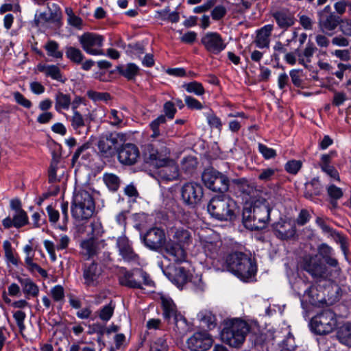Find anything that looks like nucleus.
Returning a JSON list of instances; mask_svg holds the SVG:
<instances>
[{
  "label": "nucleus",
  "instance_id": "obj_56",
  "mask_svg": "<svg viewBox=\"0 0 351 351\" xmlns=\"http://www.w3.org/2000/svg\"><path fill=\"white\" fill-rule=\"evenodd\" d=\"M109 118L112 119L110 124L114 126H120L122 123L124 116L122 112L112 109L110 110Z\"/></svg>",
  "mask_w": 351,
  "mask_h": 351
},
{
  "label": "nucleus",
  "instance_id": "obj_50",
  "mask_svg": "<svg viewBox=\"0 0 351 351\" xmlns=\"http://www.w3.org/2000/svg\"><path fill=\"white\" fill-rule=\"evenodd\" d=\"M197 165V161L196 158L193 156L184 158L182 161V168L186 172L191 173L196 168Z\"/></svg>",
  "mask_w": 351,
  "mask_h": 351
},
{
  "label": "nucleus",
  "instance_id": "obj_59",
  "mask_svg": "<svg viewBox=\"0 0 351 351\" xmlns=\"http://www.w3.org/2000/svg\"><path fill=\"white\" fill-rule=\"evenodd\" d=\"M235 10L239 13H243L252 6V3L247 0H235Z\"/></svg>",
  "mask_w": 351,
  "mask_h": 351
},
{
  "label": "nucleus",
  "instance_id": "obj_25",
  "mask_svg": "<svg viewBox=\"0 0 351 351\" xmlns=\"http://www.w3.org/2000/svg\"><path fill=\"white\" fill-rule=\"evenodd\" d=\"M117 247L119 255L127 262L136 263L138 261V256L133 250L131 242L125 235L118 237Z\"/></svg>",
  "mask_w": 351,
  "mask_h": 351
},
{
  "label": "nucleus",
  "instance_id": "obj_9",
  "mask_svg": "<svg viewBox=\"0 0 351 351\" xmlns=\"http://www.w3.org/2000/svg\"><path fill=\"white\" fill-rule=\"evenodd\" d=\"M202 180L208 189L215 192L226 193L230 187L229 178L213 168L205 169L202 173Z\"/></svg>",
  "mask_w": 351,
  "mask_h": 351
},
{
  "label": "nucleus",
  "instance_id": "obj_58",
  "mask_svg": "<svg viewBox=\"0 0 351 351\" xmlns=\"http://www.w3.org/2000/svg\"><path fill=\"white\" fill-rule=\"evenodd\" d=\"M276 169L273 168H267L263 169L259 173L258 178L260 180L267 182L271 180L275 176Z\"/></svg>",
  "mask_w": 351,
  "mask_h": 351
},
{
  "label": "nucleus",
  "instance_id": "obj_4",
  "mask_svg": "<svg viewBox=\"0 0 351 351\" xmlns=\"http://www.w3.org/2000/svg\"><path fill=\"white\" fill-rule=\"evenodd\" d=\"M71 214L79 221L90 219L95 209V204L91 193L86 189H75L71 202Z\"/></svg>",
  "mask_w": 351,
  "mask_h": 351
},
{
  "label": "nucleus",
  "instance_id": "obj_38",
  "mask_svg": "<svg viewBox=\"0 0 351 351\" xmlns=\"http://www.w3.org/2000/svg\"><path fill=\"white\" fill-rule=\"evenodd\" d=\"M103 180L109 190L112 191H117L120 186L121 180L115 174L105 173Z\"/></svg>",
  "mask_w": 351,
  "mask_h": 351
},
{
  "label": "nucleus",
  "instance_id": "obj_14",
  "mask_svg": "<svg viewBox=\"0 0 351 351\" xmlns=\"http://www.w3.org/2000/svg\"><path fill=\"white\" fill-rule=\"evenodd\" d=\"M203 188L196 182H187L181 188V196L183 202L189 206L197 204L203 197Z\"/></svg>",
  "mask_w": 351,
  "mask_h": 351
},
{
  "label": "nucleus",
  "instance_id": "obj_48",
  "mask_svg": "<svg viewBox=\"0 0 351 351\" xmlns=\"http://www.w3.org/2000/svg\"><path fill=\"white\" fill-rule=\"evenodd\" d=\"M166 122V117L164 115H160L153 121L151 122L149 126L153 133L151 135L153 138H156L160 135L159 126Z\"/></svg>",
  "mask_w": 351,
  "mask_h": 351
},
{
  "label": "nucleus",
  "instance_id": "obj_21",
  "mask_svg": "<svg viewBox=\"0 0 351 351\" xmlns=\"http://www.w3.org/2000/svg\"><path fill=\"white\" fill-rule=\"evenodd\" d=\"M157 167L160 168L158 174L161 180L173 181L178 178V166L173 160L165 158L162 160H160L159 163L157 162Z\"/></svg>",
  "mask_w": 351,
  "mask_h": 351
},
{
  "label": "nucleus",
  "instance_id": "obj_2",
  "mask_svg": "<svg viewBox=\"0 0 351 351\" xmlns=\"http://www.w3.org/2000/svg\"><path fill=\"white\" fill-rule=\"evenodd\" d=\"M271 209L265 202H256L252 206L245 207L243 210V223L251 230L265 228L269 219Z\"/></svg>",
  "mask_w": 351,
  "mask_h": 351
},
{
  "label": "nucleus",
  "instance_id": "obj_29",
  "mask_svg": "<svg viewBox=\"0 0 351 351\" xmlns=\"http://www.w3.org/2000/svg\"><path fill=\"white\" fill-rule=\"evenodd\" d=\"M17 280L21 284L23 292L27 298L38 296L39 293V287L32 281V280L28 278H23L19 276L17 277Z\"/></svg>",
  "mask_w": 351,
  "mask_h": 351
},
{
  "label": "nucleus",
  "instance_id": "obj_23",
  "mask_svg": "<svg viewBox=\"0 0 351 351\" xmlns=\"http://www.w3.org/2000/svg\"><path fill=\"white\" fill-rule=\"evenodd\" d=\"M101 273V267L97 263L93 261L90 264H84L83 266L84 285L87 287L97 286Z\"/></svg>",
  "mask_w": 351,
  "mask_h": 351
},
{
  "label": "nucleus",
  "instance_id": "obj_49",
  "mask_svg": "<svg viewBox=\"0 0 351 351\" xmlns=\"http://www.w3.org/2000/svg\"><path fill=\"white\" fill-rule=\"evenodd\" d=\"M201 322L208 328H213L215 326V316L210 312L201 313L199 315Z\"/></svg>",
  "mask_w": 351,
  "mask_h": 351
},
{
  "label": "nucleus",
  "instance_id": "obj_16",
  "mask_svg": "<svg viewBox=\"0 0 351 351\" xmlns=\"http://www.w3.org/2000/svg\"><path fill=\"white\" fill-rule=\"evenodd\" d=\"M206 50L213 55H218L223 51L226 44L221 35L217 32H208L201 39Z\"/></svg>",
  "mask_w": 351,
  "mask_h": 351
},
{
  "label": "nucleus",
  "instance_id": "obj_17",
  "mask_svg": "<svg viewBox=\"0 0 351 351\" xmlns=\"http://www.w3.org/2000/svg\"><path fill=\"white\" fill-rule=\"evenodd\" d=\"M143 239L145 245L153 250H158L162 247L164 251V247L167 242L165 231L157 227L147 230Z\"/></svg>",
  "mask_w": 351,
  "mask_h": 351
},
{
  "label": "nucleus",
  "instance_id": "obj_1",
  "mask_svg": "<svg viewBox=\"0 0 351 351\" xmlns=\"http://www.w3.org/2000/svg\"><path fill=\"white\" fill-rule=\"evenodd\" d=\"M169 240L164 247V253L171 261L182 263L186 259V247L192 243L191 231L180 223L167 228Z\"/></svg>",
  "mask_w": 351,
  "mask_h": 351
},
{
  "label": "nucleus",
  "instance_id": "obj_36",
  "mask_svg": "<svg viewBox=\"0 0 351 351\" xmlns=\"http://www.w3.org/2000/svg\"><path fill=\"white\" fill-rule=\"evenodd\" d=\"M155 17L162 21H170L171 23H178L180 20L179 13L176 11L170 12L169 7L164 10L156 11Z\"/></svg>",
  "mask_w": 351,
  "mask_h": 351
},
{
  "label": "nucleus",
  "instance_id": "obj_41",
  "mask_svg": "<svg viewBox=\"0 0 351 351\" xmlns=\"http://www.w3.org/2000/svg\"><path fill=\"white\" fill-rule=\"evenodd\" d=\"M45 48L47 52V55L49 56H52L55 58H62L63 53L62 52L58 50L59 45L58 44L54 41V40H49L48 41Z\"/></svg>",
  "mask_w": 351,
  "mask_h": 351
},
{
  "label": "nucleus",
  "instance_id": "obj_15",
  "mask_svg": "<svg viewBox=\"0 0 351 351\" xmlns=\"http://www.w3.org/2000/svg\"><path fill=\"white\" fill-rule=\"evenodd\" d=\"M272 227L276 237L281 240L291 239L296 234L295 222L289 218H280L278 221L272 225Z\"/></svg>",
  "mask_w": 351,
  "mask_h": 351
},
{
  "label": "nucleus",
  "instance_id": "obj_47",
  "mask_svg": "<svg viewBox=\"0 0 351 351\" xmlns=\"http://www.w3.org/2000/svg\"><path fill=\"white\" fill-rule=\"evenodd\" d=\"M114 306L112 303L104 306L98 312L99 317L104 322H108L114 313Z\"/></svg>",
  "mask_w": 351,
  "mask_h": 351
},
{
  "label": "nucleus",
  "instance_id": "obj_27",
  "mask_svg": "<svg viewBox=\"0 0 351 351\" xmlns=\"http://www.w3.org/2000/svg\"><path fill=\"white\" fill-rule=\"evenodd\" d=\"M69 243L70 238L67 235L62 234L60 235L56 246H55L52 241L49 240L44 241V246L48 252L51 260L54 262L56 260V249L58 250H65L68 247Z\"/></svg>",
  "mask_w": 351,
  "mask_h": 351
},
{
  "label": "nucleus",
  "instance_id": "obj_6",
  "mask_svg": "<svg viewBox=\"0 0 351 351\" xmlns=\"http://www.w3.org/2000/svg\"><path fill=\"white\" fill-rule=\"evenodd\" d=\"M250 330L248 323L240 319H234L226 323L221 332V339L231 347L239 348L244 343Z\"/></svg>",
  "mask_w": 351,
  "mask_h": 351
},
{
  "label": "nucleus",
  "instance_id": "obj_31",
  "mask_svg": "<svg viewBox=\"0 0 351 351\" xmlns=\"http://www.w3.org/2000/svg\"><path fill=\"white\" fill-rule=\"evenodd\" d=\"M317 252L319 256H321L324 259L326 263L330 267H338V261L331 256L332 249L331 247L326 243H322L317 247Z\"/></svg>",
  "mask_w": 351,
  "mask_h": 351
},
{
  "label": "nucleus",
  "instance_id": "obj_28",
  "mask_svg": "<svg viewBox=\"0 0 351 351\" xmlns=\"http://www.w3.org/2000/svg\"><path fill=\"white\" fill-rule=\"evenodd\" d=\"M274 29L273 25H266L257 32L254 43L258 48H268L270 43V36Z\"/></svg>",
  "mask_w": 351,
  "mask_h": 351
},
{
  "label": "nucleus",
  "instance_id": "obj_63",
  "mask_svg": "<svg viewBox=\"0 0 351 351\" xmlns=\"http://www.w3.org/2000/svg\"><path fill=\"white\" fill-rule=\"evenodd\" d=\"M226 9L223 5H217L211 12V16L213 20L219 21L226 14Z\"/></svg>",
  "mask_w": 351,
  "mask_h": 351
},
{
  "label": "nucleus",
  "instance_id": "obj_53",
  "mask_svg": "<svg viewBox=\"0 0 351 351\" xmlns=\"http://www.w3.org/2000/svg\"><path fill=\"white\" fill-rule=\"evenodd\" d=\"M150 351H168L166 339L162 337L156 339L151 345Z\"/></svg>",
  "mask_w": 351,
  "mask_h": 351
},
{
  "label": "nucleus",
  "instance_id": "obj_5",
  "mask_svg": "<svg viewBox=\"0 0 351 351\" xmlns=\"http://www.w3.org/2000/svg\"><path fill=\"white\" fill-rule=\"evenodd\" d=\"M226 263L228 270L243 281H248L256 272L255 263L243 252H234L229 254Z\"/></svg>",
  "mask_w": 351,
  "mask_h": 351
},
{
  "label": "nucleus",
  "instance_id": "obj_20",
  "mask_svg": "<svg viewBox=\"0 0 351 351\" xmlns=\"http://www.w3.org/2000/svg\"><path fill=\"white\" fill-rule=\"evenodd\" d=\"M318 26L320 31L328 36H332L336 28L340 25L341 19L334 13L325 14L319 12Z\"/></svg>",
  "mask_w": 351,
  "mask_h": 351
},
{
  "label": "nucleus",
  "instance_id": "obj_8",
  "mask_svg": "<svg viewBox=\"0 0 351 351\" xmlns=\"http://www.w3.org/2000/svg\"><path fill=\"white\" fill-rule=\"evenodd\" d=\"M127 141V134L118 132H106L101 134L97 143L99 154L110 157L117 151L118 146Z\"/></svg>",
  "mask_w": 351,
  "mask_h": 351
},
{
  "label": "nucleus",
  "instance_id": "obj_13",
  "mask_svg": "<svg viewBox=\"0 0 351 351\" xmlns=\"http://www.w3.org/2000/svg\"><path fill=\"white\" fill-rule=\"evenodd\" d=\"M103 41V36L94 33L86 32L79 37L82 48L87 53L93 56L104 55L101 49Z\"/></svg>",
  "mask_w": 351,
  "mask_h": 351
},
{
  "label": "nucleus",
  "instance_id": "obj_57",
  "mask_svg": "<svg viewBox=\"0 0 351 351\" xmlns=\"http://www.w3.org/2000/svg\"><path fill=\"white\" fill-rule=\"evenodd\" d=\"M14 319L16 321L17 326L19 328L20 332H23V331L25 329V326L24 324L25 319L26 317V314L25 312L22 311H16L13 314Z\"/></svg>",
  "mask_w": 351,
  "mask_h": 351
},
{
  "label": "nucleus",
  "instance_id": "obj_18",
  "mask_svg": "<svg viewBox=\"0 0 351 351\" xmlns=\"http://www.w3.org/2000/svg\"><path fill=\"white\" fill-rule=\"evenodd\" d=\"M213 341L206 332H197L190 337L186 341L191 351H207L212 346Z\"/></svg>",
  "mask_w": 351,
  "mask_h": 351
},
{
  "label": "nucleus",
  "instance_id": "obj_32",
  "mask_svg": "<svg viewBox=\"0 0 351 351\" xmlns=\"http://www.w3.org/2000/svg\"><path fill=\"white\" fill-rule=\"evenodd\" d=\"M55 109L61 112L62 110H68L71 104V97L69 94L58 91L55 95Z\"/></svg>",
  "mask_w": 351,
  "mask_h": 351
},
{
  "label": "nucleus",
  "instance_id": "obj_51",
  "mask_svg": "<svg viewBox=\"0 0 351 351\" xmlns=\"http://www.w3.org/2000/svg\"><path fill=\"white\" fill-rule=\"evenodd\" d=\"M304 296L307 297L308 298V302L312 304H317V303L320 302L319 295L317 293V289L314 286H311L307 289L304 291Z\"/></svg>",
  "mask_w": 351,
  "mask_h": 351
},
{
  "label": "nucleus",
  "instance_id": "obj_64",
  "mask_svg": "<svg viewBox=\"0 0 351 351\" xmlns=\"http://www.w3.org/2000/svg\"><path fill=\"white\" fill-rule=\"evenodd\" d=\"M51 294L53 299L56 302L61 301L64 298V289L60 285H56L53 287L51 290Z\"/></svg>",
  "mask_w": 351,
  "mask_h": 351
},
{
  "label": "nucleus",
  "instance_id": "obj_61",
  "mask_svg": "<svg viewBox=\"0 0 351 351\" xmlns=\"http://www.w3.org/2000/svg\"><path fill=\"white\" fill-rule=\"evenodd\" d=\"M14 98L16 102L26 108H30L32 106V102L25 98L21 93L14 92L13 93Z\"/></svg>",
  "mask_w": 351,
  "mask_h": 351
},
{
  "label": "nucleus",
  "instance_id": "obj_55",
  "mask_svg": "<svg viewBox=\"0 0 351 351\" xmlns=\"http://www.w3.org/2000/svg\"><path fill=\"white\" fill-rule=\"evenodd\" d=\"M302 165L300 160H292L286 163L285 168L288 173L295 175L301 169Z\"/></svg>",
  "mask_w": 351,
  "mask_h": 351
},
{
  "label": "nucleus",
  "instance_id": "obj_24",
  "mask_svg": "<svg viewBox=\"0 0 351 351\" xmlns=\"http://www.w3.org/2000/svg\"><path fill=\"white\" fill-rule=\"evenodd\" d=\"M271 16L278 27L283 31L292 27L296 21L294 13L287 8L276 10L271 13Z\"/></svg>",
  "mask_w": 351,
  "mask_h": 351
},
{
  "label": "nucleus",
  "instance_id": "obj_40",
  "mask_svg": "<svg viewBox=\"0 0 351 351\" xmlns=\"http://www.w3.org/2000/svg\"><path fill=\"white\" fill-rule=\"evenodd\" d=\"M232 183L235 184L238 189L243 194L250 195L254 191V186L250 184L245 179H235L232 180Z\"/></svg>",
  "mask_w": 351,
  "mask_h": 351
},
{
  "label": "nucleus",
  "instance_id": "obj_33",
  "mask_svg": "<svg viewBox=\"0 0 351 351\" xmlns=\"http://www.w3.org/2000/svg\"><path fill=\"white\" fill-rule=\"evenodd\" d=\"M39 71L43 72L46 76L51 77L52 79L64 83L65 79H63L60 69L56 65H38Z\"/></svg>",
  "mask_w": 351,
  "mask_h": 351
},
{
  "label": "nucleus",
  "instance_id": "obj_60",
  "mask_svg": "<svg viewBox=\"0 0 351 351\" xmlns=\"http://www.w3.org/2000/svg\"><path fill=\"white\" fill-rule=\"evenodd\" d=\"M328 195L335 200L340 199L343 196V191L341 189L336 186L334 184L328 186L327 189Z\"/></svg>",
  "mask_w": 351,
  "mask_h": 351
},
{
  "label": "nucleus",
  "instance_id": "obj_35",
  "mask_svg": "<svg viewBox=\"0 0 351 351\" xmlns=\"http://www.w3.org/2000/svg\"><path fill=\"white\" fill-rule=\"evenodd\" d=\"M322 185L318 178H313L311 182L306 183L304 196L308 199L321 193Z\"/></svg>",
  "mask_w": 351,
  "mask_h": 351
},
{
  "label": "nucleus",
  "instance_id": "obj_52",
  "mask_svg": "<svg viewBox=\"0 0 351 351\" xmlns=\"http://www.w3.org/2000/svg\"><path fill=\"white\" fill-rule=\"evenodd\" d=\"M258 148L259 152L266 160L271 159L276 156V150L267 147L265 145L259 143L258 144Z\"/></svg>",
  "mask_w": 351,
  "mask_h": 351
},
{
  "label": "nucleus",
  "instance_id": "obj_62",
  "mask_svg": "<svg viewBox=\"0 0 351 351\" xmlns=\"http://www.w3.org/2000/svg\"><path fill=\"white\" fill-rule=\"evenodd\" d=\"M339 29L345 36L351 37V19L341 20Z\"/></svg>",
  "mask_w": 351,
  "mask_h": 351
},
{
  "label": "nucleus",
  "instance_id": "obj_7",
  "mask_svg": "<svg viewBox=\"0 0 351 351\" xmlns=\"http://www.w3.org/2000/svg\"><path fill=\"white\" fill-rule=\"evenodd\" d=\"M300 265L303 270L317 281L326 280L331 276V272L318 254L304 255Z\"/></svg>",
  "mask_w": 351,
  "mask_h": 351
},
{
  "label": "nucleus",
  "instance_id": "obj_26",
  "mask_svg": "<svg viewBox=\"0 0 351 351\" xmlns=\"http://www.w3.org/2000/svg\"><path fill=\"white\" fill-rule=\"evenodd\" d=\"M28 223V216L25 210L14 212L12 217L9 216L2 221L5 229H10L12 227L18 229L25 226Z\"/></svg>",
  "mask_w": 351,
  "mask_h": 351
},
{
  "label": "nucleus",
  "instance_id": "obj_30",
  "mask_svg": "<svg viewBox=\"0 0 351 351\" xmlns=\"http://www.w3.org/2000/svg\"><path fill=\"white\" fill-rule=\"evenodd\" d=\"M143 155L146 162L151 163L154 166H158L160 160H162V156L158 150L152 144H147L144 146Z\"/></svg>",
  "mask_w": 351,
  "mask_h": 351
},
{
  "label": "nucleus",
  "instance_id": "obj_46",
  "mask_svg": "<svg viewBox=\"0 0 351 351\" xmlns=\"http://www.w3.org/2000/svg\"><path fill=\"white\" fill-rule=\"evenodd\" d=\"M58 169V160L53 158L51 160L50 167L48 171L49 182L51 183L56 182L60 180V176L57 175Z\"/></svg>",
  "mask_w": 351,
  "mask_h": 351
},
{
  "label": "nucleus",
  "instance_id": "obj_19",
  "mask_svg": "<svg viewBox=\"0 0 351 351\" xmlns=\"http://www.w3.org/2000/svg\"><path fill=\"white\" fill-rule=\"evenodd\" d=\"M105 241L94 238L83 240L80 243V254L87 259L97 256L104 250Z\"/></svg>",
  "mask_w": 351,
  "mask_h": 351
},
{
  "label": "nucleus",
  "instance_id": "obj_34",
  "mask_svg": "<svg viewBox=\"0 0 351 351\" xmlns=\"http://www.w3.org/2000/svg\"><path fill=\"white\" fill-rule=\"evenodd\" d=\"M337 337L342 344L351 347V323H346L339 327Z\"/></svg>",
  "mask_w": 351,
  "mask_h": 351
},
{
  "label": "nucleus",
  "instance_id": "obj_45",
  "mask_svg": "<svg viewBox=\"0 0 351 351\" xmlns=\"http://www.w3.org/2000/svg\"><path fill=\"white\" fill-rule=\"evenodd\" d=\"M71 126L75 130L85 125V119L82 114L78 111L75 110V107L73 108V116L70 119Z\"/></svg>",
  "mask_w": 351,
  "mask_h": 351
},
{
  "label": "nucleus",
  "instance_id": "obj_42",
  "mask_svg": "<svg viewBox=\"0 0 351 351\" xmlns=\"http://www.w3.org/2000/svg\"><path fill=\"white\" fill-rule=\"evenodd\" d=\"M321 229L324 232L329 234L332 238H334L337 242H339L341 244V248L343 251L346 250V239L343 236H341L339 232L334 230L327 224L322 227Z\"/></svg>",
  "mask_w": 351,
  "mask_h": 351
},
{
  "label": "nucleus",
  "instance_id": "obj_10",
  "mask_svg": "<svg viewBox=\"0 0 351 351\" xmlns=\"http://www.w3.org/2000/svg\"><path fill=\"white\" fill-rule=\"evenodd\" d=\"M335 314L331 310H325L313 317L311 321L312 330L317 335L331 332L337 326Z\"/></svg>",
  "mask_w": 351,
  "mask_h": 351
},
{
  "label": "nucleus",
  "instance_id": "obj_44",
  "mask_svg": "<svg viewBox=\"0 0 351 351\" xmlns=\"http://www.w3.org/2000/svg\"><path fill=\"white\" fill-rule=\"evenodd\" d=\"M3 247L5 251V256L6 260L11 263L12 265L17 266L19 265V260L14 255L12 247L10 242L8 240L4 241Z\"/></svg>",
  "mask_w": 351,
  "mask_h": 351
},
{
  "label": "nucleus",
  "instance_id": "obj_39",
  "mask_svg": "<svg viewBox=\"0 0 351 351\" xmlns=\"http://www.w3.org/2000/svg\"><path fill=\"white\" fill-rule=\"evenodd\" d=\"M66 56L70 60L77 64H80L84 59V55L80 49L74 47L66 48Z\"/></svg>",
  "mask_w": 351,
  "mask_h": 351
},
{
  "label": "nucleus",
  "instance_id": "obj_3",
  "mask_svg": "<svg viewBox=\"0 0 351 351\" xmlns=\"http://www.w3.org/2000/svg\"><path fill=\"white\" fill-rule=\"evenodd\" d=\"M209 214L219 221H233L238 213L237 202L227 195L213 197L207 206Z\"/></svg>",
  "mask_w": 351,
  "mask_h": 351
},
{
  "label": "nucleus",
  "instance_id": "obj_22",
  "mask_svg": "<svg viewBox=\"0 0 351 351\" xmlns=\"http://www.w3.org/2000/svg\"><path fill=\"white\" fill-rule=\"evenodd\" d=\"M119 161L125 165L135 164L140 157L139 149L137 146L132 143L123 145L118 150Z\"/></svg>",
  "mask_w": 351,
  "mask_h": 351
},
{
  "label": "nucleus",
  "instance_id": "obj_12",
  "mask_svg": "<svg viewBox=\"0 0 351 351\" xmlns=\"http://www.w3.org/2000/svg\"><path fill=\"white\" fill-rule=\"evenodd\" d=\"M162 303L164 318L169 323L175 324L178 332H184L187 330L186 319L178 312L173 302L169 299H162Z\"/></svg>",
  "mask_w": 351,
  "mask_h": 351
},
{
  "label": "nucleus",
  "instance_id": "obj_43",
  "mask_svg": "<svg viewBox=\"0 0 351 351\" xmlns=\"http://www.w3.org/2000/svg\"><path fill=\"white\" fill-rule=\"evenodd\" d=\"M182 86L187 92L194 93L196 95H202L205 93L202 84L196 81L184 84Z\"/></svg>",
  "mask_w": 351,
  "mask_h": 351
},
{
  "label": "nucleus",
  "instance_id": "obj_11",
  "mask_svg": "<svg viewBox=\"0 0 351 351\" xmlns=\"http://www.w3.org/2000/svg\"><path fill=\"white\" fill-rule=\"evenodd\" d=\"M120 283L132 289H143V286L153 287L154 285L149 274L141 269L126 271L120 278Z\"/></svg>",
  "mask_w": 351,
  "mask_h": 351
},
{
  "label": "nucleus",
  "instance_id": "obj_54",
  "mask_svg": "<svg viewBox=\"0 0 351 351\" xmlns=\"http://www.w3.org/2000/svg\"><path fill=\"white\" fill-rule=\"evenodd\" d=\"M208 123L210 128H215L221 131L222 128V122L221 119L217 117L211 110L206 116Z\"/></svg>",
  "mask_w": 351,
  "mask_h": 351
},
{
  "label": "nucleus",
  "instance_id": "obj_37",
  "mask_svg": "<svg viewBox=\"0 0 351 351\" xmlns=\"http://www.w3.org/2000/svg\"><path fill=\"white\" fill-rule=\"evenodd\" d=\"M117 70L121 75L130 80L138 74L139 68L135 64L129 63L125 66H118Z\"/></svg>",
  "mask_w": 351,
  "mask_h": 351
}]
</instances>
